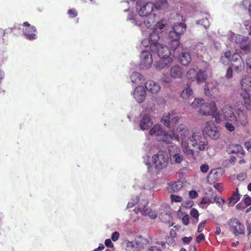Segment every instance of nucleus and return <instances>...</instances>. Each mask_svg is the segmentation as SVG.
<instances>
[{
    "label": "nucleus",
    "instance_id": "1",
    "mask_svg": "<svg viewBox=\"0 0 251 251\" xmlns=\"http://www.w3.org/2000/svg\"><path fill=\"white\" fill-rule=\"evenodd\" d=\"M176 134L173 133V137L175 140L179 141V138L181 140V147L183 151L188 158L193 159H196V156L198 154V151H195L191 149L188 145V142L185 141L186 138L189 134V129L186 126L180 124L176 128Z\"/></svg>",
    "mask_w": 251,
    "mask_h": 251
},
{
    "label": "nucleus",
    "instance_id": "2",
    "mask_svg": "<svg viewBox=\"0 0 251 251\" xmlns=\"http://www.w3.org/2000/svg\"><path fill=\"white\" fill-rule=\"evenodd\" d=\"M202 99H195L191 105L194 108L199 107V112L202 115H211L215 119L217 123L220 122V113L218 111L217 105L214 101L204 102Z\"/></svg>",
    "mask_w": 251,
    "mask_h": 251
},
{
    "label": "nucleus",
    "instance_id": "3",
    "mask_svg": "<svg viewBox=\"0 0 251 251\" xmlns=\"http://www.w3.org/2000/svg\"><path fill=\"white\" fill-rule=\"evenodd\" d=\"M186 26L182 23L176 24L173 27V30L169 32L168 43L172 50H176L179 45L180 36L186 30Z\"/></svg>",
    "mask_w": 251,
    "mask_h": 251
},
{
    "label": "nucleus",
    "instance_id": "4",
    "mask_svg": "<svg viewBox=\"0 0 251 251\" xmlns=\"http://www.w3.org/2000/svg\"><path fill=\"white\" fill-rule=\"evenodd\" d=\"M240 95L247 109H251V76L246 75L240 81Z\"/></svg>",
    "mask_w": 251,
    "mask_h": 251
},
{
    "label": "nucleus",
    "instance_id": "5",
    "mask_svg": "<svg viewBox=\"0 0 251 251\" xmlns=\"http://www.w3.org/2000/svg\"><path fill=\"white\" fill-rule=\"evenodd\" d=\"M188 144H190L193 148L199 151H203L207 145L204 137L199 131L193 132L191 136L188 138Z\"/></svg>",
    "mask_w": 251,
    "mask_h": 251
},
{
    "label": "nucleus",
    "instance_id": "6",
    "mask_svg": "<svg viewBox=\"0 0 251 251\" xmlns=\"http://www.w3.org/2000/svg\"><path fill=\"white\" fill-rule=\"evenodd\" d=\"M136 9L139 14L143 16H148L153 12L154 9H158L159 8L151 2L145 3L142 0H138L136 4Z\"/></svg>",
    "mask_w": 251,
    "mask_h": 251
},
{
    "label": "nucleus",
    "instance_id": "7",
    "mask_svg": "<svg viewBox=\"0 0 251 251\" xmlns=\"http://www.w3.org/2000/svg\"><path fill=\"white\" fill-rule=\"evenodd\" d=\"M153 163L157 169H162L166 167L168 164L169 157L168 154L163 151H159L152 157Z\"/></svg>",
    "mask_w": 251,
    "mask_h": 251
},
{
    "label": "nucleus",
    "instance_id": "8",
    "mask_svg": "<svg viewBox=\"0 0 251 251\" xmlns=\"http://www.w3.org/2000/svg\"><path fill=\"white\" fill-rule=\"evenodd\" d=\"M230 230L235 235L243 234L245 233V226L240 221L236 218L229 219L228 222Z\"/></svg>",
    "mask_w": 251,
    "mask_h": 251
},
{
    "label": "nucleus",
    "instance_id": "9",
    "mask_svg": "<svg viewBox=\"0 0 251 251\" xmlns=\"http://www.w3.org/2000/svg\"><path fill=\"white\" fill-rule=\"evenodd\" d=\"M203 133H206L210 138L217 140L220 137V132L215 124L211 121L206 122L205 127L202 131Z\"/></svg>",
    "mask_w": 251,
    "mask_h": 251
},
{
    "label": "nucleus",
    "instance_id": "10",
    "mask_svg": "<svg viewBox=\"0 0 251 251\" xmlns=\"http://www.w3.org/2000/svg\"><path fill=\"white\" fill-rule=\"evenodd\" d=\"M236 114L237 116H236V118L234 119L233 122L236 124H240L244 127L248 126L249 121L247 113L241 108H238L236 110Z\"/></svg>",
    "mask_w": 251,
    "mask_h": 251
},
{
    "label": "nucleus",
    "instance_id": "11",
    "mask_svg": "<svg viewBox=\"0 0 251 251\" xmlns=\"http://www.w3.org/2000/svg\"><path fill=\"white\" fill-rule=\"evenodd\" d=\"M23 25L25 27L23 30V33L26 38L30 40L36 39L37 32L36 28L34 26L31 25L27 22H24Z\"/></svg>",
    "mask_w": 251,
    "mask_h": 251
},
{
    "label": "nucleus",
    "instance_id": "12",
    "mask_svg": "<svg viewBox=\"0 0 251 251\" xmlns=\"http://www.w3.org/2000/svg\"><path fill=\"white\" fill-rule=\"evenodd\" d=\"M169 151L172 163H180L183 160V156L180 153L179 148L176 146L169 147Z\"/></svg>",
    "mask_w": 251,
    "mask_h": 251
},
{
    "label": "nucleus",
    "instance_id": "13",
    "mask_svg": "<svg viewBox=\"0 0 251 251\" xmlns=\"http://www.w3.org/2000/svg\"><path fill=\"white\" fill-rule=\"evenodd\" d=\"M172 50L174 51L175 50H172L170 46L167 47L165 45L161 44L159 47H157L156 50H155L153 52L157 53L160 58H172L170 55L172 54Z\"/></svg>",
    "mask_w": 251,
    "mask_h": 251
},
{
    "label": "nucleus",
    "instance_id": "14",
    "mask_svg": "<svg viewBox=\"0 0 251 251\" xmlns=\"http://www.w3.org/2000/svg\"><path fill=\"white\" fill-rule=\"evenodd\" d=\"M220 115L223 116L224 119L226 121L233 122L236 118L232 106L228 104L226 105L221 109Z\"/></svg>",
    "mask_w": 251,
    "mask_h": 251
},
{
    "label": "nucleus",
    "instance_id": "15",
    "mask_svg": "<svg viewBox=\"0 0 251 251\" xmlns=\"http://www.w3.org/2000/svg\"><path fill=\"white\" fill-rule=\"evenodd\" d=\"M140 66L142 68H149L152 63V55L149 51L143 50L140 55Z\"/></svg>",
    "mask_w": 251,
    "mask_h": 251
},
{
    "label": "nucleus",
    "instance_id": "16",
    "mask_svg": "<svg viewBox=\"0 0 251 251\" xmlns=\"http://www.w3.org/2000/svg\"><path fill=\"white\" fill-rule=\"evenodd\" d=\"M229 154H236L239 158H242L244 157L245 151L243 147L239 144H231L227 149Z\"/></svg>",
    "mask_w": 251,
    "mask_h": 251
},
{
    "label": "nucleus",
    "instance_id": "17",
    "mask_svg": "<svg viewBox=\"0 0 251 251\" xmlns=\"http://www.w3.org/2000/svg\"><path fill=\"white\" fill-rule=\"evenodd\" d=\"M134 97L139 103L143 102L146 97V91L142 86L137 87L134 91Z\"/></svg>",
    "mask_w": 251,
    "mask_h": 251
},
{
    "label": "nucleus",
    "instance_id": "18",
    "mask_svg": "<svg viewBox=\"0 0 251 251\" xmlns=\"http://www.w3.org/2000/svg\"><path fill=\"white\" fill-rule=\"evenodd\" d=\"M148 38L150 41V49L151 51H154L155 50H156L157 47H159V45H161L157 42L159 39V34L156 32H153L150 35Z\"/></svg>",
    "mask_w": 251,
    "mask_h": 251
},
{
    "label": "nucleus",
    "instance_id": "19",
    "mask_svg": "<svg viewBox=\"0 0 251 251\" xmlns=\"http://www.w3.org/2000/svg\"><path fill=\"white\" fill-rule=\"evenodd\" d=\"M183 74V69L179 65H175L171 67L170 70V75L174 78H181Z\"/></svg>",
    "mask_w": 251,
    "mask_h": 251
},
{
    "label": "nucleus",
    "instance_id": "20",
    "mask_svg": "<svg viewBox=\"0 0 251 251\" xmlns=\"http://www.w3.org/2000/svg\"><path fill=\"white\" fill-rule=\"evenodd\" d=\"M153 122L151 117L147 115H143L141 120L140 126L142 130L148 129L152 125Z\"/></svg>",
    "mask_w": 251,
    "mask_h": 251
},
{
    "label": "nucleus",
    "instance_id": "21",
    "mask_svg": "<svg viewBox=\"0 0 251 251\" xmlns=\"http://www.w3.org/2000/svg\"><path fill=\"white\" fill-rule=\"evenodd\" d=\"M145 87L147 90L151 93L156 94L160 89L159 85L152 80H148L145 83Z\"/></svg>",
    "mask_w": 251,
    "mask_h": 251
},
{
    "label": "nucleus",
    "instance_id": "22",
    "mask_svg": "<svg viewBox=\"0 0 251 251\" xmlns=\"http://www.w3.org/2000/svg\"><path fill=\"white\" fill-rule=\"evenodd\" d=\"M173 58H160L156 62L155 67L158 70H162L165 68H169L171 63L173 62Z\"/></svg>",
    "mask_w": 251,
    "mask_h": 251
},
{
    "label": "nucleus",
    "instance_id": "23",
    "mask_svg": "<svg viewBox=\"0 0 251 251\" xmlns=\"http://www.w3.org/2000/svg\"><path fill=\"white\" fill-rule=\"evenodd\" d=\"M141 238L135 239L134 241L128 242L126 246L128 251H138L141 247Z\"/></svg>",
    "mask_w": 251,
    "mask_h": 251
},
{
    "label": "nucleus",
    "instance_id": "24",
    "mask_svg": "<svg viewBox=\"0 0 251 251\" xmlns=\"http://www.w3.org/2000/svg\"><path fill=\"white\" fill-rule=\"evenodd\" d=\"M251 205V198L248 195L244 196L242 201L237 204L235 207L238 210H243Z\"/></svg>",
    "mask_w": 251,
    "mask_h": 251
},
{
    "label": "nucleus",
    "instance_id": "25",
    "mask_svg": "<svg viewBox=\"0 0 251 251\" xmlns=\"http://www.w3.org/2000/svg\"><path fill=\"white\" fill-rule=\"evenodd\" d=\"M207 73L206 70L200 69L197 74L196 81L199 84L204 82L207 78Z\"/></svg>",
    "mask_w": 251,
    "mask_h": 251
},
{
    "label": "nucleus",
    "instance_id": "26",
    "mask_svg": "<svg viewBox=\"0 0 251 251\" xmlns=\"http://www.w3.org/2000/svg\"><path fill=\"white\" fill-rule=\"evenodd\" d=\"M164 131L160 125H154L150 130V134L151 136L155 137L157 140L158 137H160L163 132Z\"/></svg>",
    "mask_w": 251,
    "mask_h": 251
},
{
    "label": "nucleus",
    "instance_id": "27",
    "mask_svg": "<svg viewBox=\"0 0 251 251\" xmlns=\"http://www.w3.org/2000/svg\"><path fill=\"white\" fill-rule=\"evenodd\" d=\"M240 197L241 195L239 193L238 188H236V191L232 193L231 197L229 198L228 206H234L240 200Z\"/></svg>",
    "mask_w": 251,
    "mask_h": 251
},
{
    "label": "nucleus",
    "instance_id": "28",
    "mask_svg": "<svg viewBox=\"0 0 251 251\" xmlns=\"http://www.w3.org/2000/svg\"><path fill=\"white\" fill-rule=\"evenodd\" d=\"M191 56L188 52L182 53L179 57L180 63L184 66L188 65L191 62Z\"/></svg>",
    "mask_w": 251,
    "mask_h": 251
},
{
    "label": "nucleus",
    "instance_id": "29",
    "mask_svg": "<svg viewBox=\"0 0 251 251\" xmlns=\"http://www.w3.org/2000/svg\"><path fill=\"white\" fill-rule=\"evenodd\" d=\"M230 67H232L234 72L238 73L244 69L245 63L242 58H239L237 62L231 63Z\"/></svg>",
    "mask_w": 251,
    "mask_h": 251
},
{
    "label": "nucleus",
    "instance_id": "30",
    "mask_svg": "<svg viewBox=\"0 0 251 251\" xmlns=\"http://www.w3.org/2000/svg\"><path fill=\"white\" fill-rule=\"evenodd\" d=\"M250 44L251 41L249 38L244 37L240 43V47L242 50L250 52L251 50Z\"/></svg>",
    "mask_w": 251,
    "mask_h": 251
},
{
    "label": "nucleus",
    "instance_id": "31",
    "mask_svg": "<svg viewBox=\"0 0 251 251\" xmlns=\"http://www.w3.org/2000/svg\"><path fill=\"white\" fill-rule=\"evenodd\" d=\"M231 56V53L230 50H228L225 52L220 58L222 63L225 65H228L230 61Z\"/></svg>",
    "mask_w": 251,
    "mask_h": 251
},
{
    "label": "nucleus",
    "instance_id": "32",
    "mask_svg": "<svg viewBox=\"0 0 251 251\" xmlns=\"http://www.w3.org/2000/svg\"><path fill=\"white\" fill-rule=\"evenodd\" d=\"M193 95V90L189 85H186L181 93L180 96L183 99H188Z\"/></svg>",
    "mask_w": 251,
    "mask_h": 251
},
{
    "label": "nucleus",
    "instance_id": "33",
    "mask_svg": "<svg viewBox=\"0 0 251 251\" xmlns=\"http://www.w3.org/2000/svg\"><path fill=\"white\" fill-rule=\"evenodd\" d=\"M182 187V183L180 181H176L170 184L168 190L170 192H177Z\"/></svg>",
    "mask_w": 251,
    "mask_h": 251
},
{
    "label": "nucleus",
    "instance_id": "34",
    "mask_svg": "<svg viewBox=\"0 0 251 251\" xmlns=\"http://www.w3.org/2000/svg\"><path fill=\"white\" fill-rule=\"evenodd\" d=\"M172 139L173 136L164 131L161 136L158 137V141H162L167 144H170L172 142Z\"/></svg>",
    "mask_w": 251,
    "mask_h": 251
},
{
    "label": "nucleus",
    "instance_id": "35",
    "mask_svg": "<svg viewBox=\"0 0 251 251\" xmlns=\"http://www.w3.org/2000/svg\"><path fill=\"white\" fill-rule=\"evenodd\" d=\"M148 204V202L147 200H142L138 204V207L135 209V211L140 212L142 215H143L148 209V208H147Z\"/></svg>",
    "mask_w": 251,
    "mask_h": 251
},
{
    "label": "nucleus",
    "instance_id": "36",
    "mask_svg": "<svg viewBox=\"0 0 251 251\" xmlns=\"http://www.w3.org/2000/svg\"><path fill=\"white\" fill-rule=\"evenodd\" d=\"M171 115L172 114H171L170 113H165L161 119L162 123L168 127H171Z\"/></svg>",
    "mask_w": 251,
    "mask_h": 251
},
{
    "label": "nucleus",
    "instance_id": "37",
    "mask_svg": "<svg viewBox=\"0 0 251 251\" xmlns=\"http://www.w3.org/2000/svg\"><path fill=\"white\" fill-rule=\"evenodd\" d=\"M197 72L194 68L189 69L186 73V76L188 79L193 81L196 80Z\"/></svg>",
    "mask_w": 251,
    "mask_h": 251
},
{
    "label": "nucleus",
    "instance_id": "38",
    "mask_svg": "<svg viewBox=\"0 0 251 251\" xmlns=\"http://www.w3.org/2000/svg\"><path fill=\"white\" fill-rule=\"evenodd\" d=\"M211 193L212 195L213 196V203L216 202L218 206L222 207L225 202V200L221 197H217L216 194L213 192H211Z\"/></svg>",
    "mask_w": 251,
    "mask_h": 251
},
{
    "label": "nucleus",
    "instance_id": "39",
    "mask_svg": "<svg viewBox=\"0 0 251 251\" xmlns=\"http://www.w3.org/2000/svg\"><path fill=\"white\" fill-rule=\"evenodd\" d=\"M191 216L195 219V221L193 223L194 224H196L199 221V213L196 208H192L190 211Z\"/></svg>",
    "mask_w": 251,
    "mask_h": 251
},
{
    "label": "nucleus",
    "instance_id": "40",
    "mask_svg": "<svg viewBox=\"0 0 251 251\" xmlns=\"http://www.w3.org/2000/svg\"><path fill=\"white\" fill-rule=\"evenodd\" d=\"M143 215H148L151 219H155L157 216V213L155 211H152L151 209L148 208Z\"/></svg>",
    "mask_w": 251,
    "mask_h": 251
},
{
    "label": "nucleus",
    "instance_id": "41",
    "mask_svg": "<svg viewBox=\"0 0 251 251\" xmlns=\"http://www.w3.org/2000/svg\"><path fill=\"white\" fill-rule=\"evenodd\" d=\"M230 121H226L225 124V126L226 129L232 132L234 131L235 129V127L234 126L233 124L230 123Z\"/></svg>",
    "mask_w": 251,
    "mask_h": 251
},
{
    "label": "nucleus",
    "instance_id": "42",
    "mask_svg": "<svg viewBox=\"0 0 251 251\" xmlns=\"http://www.w3.org/2000/svg\"><path fill=\"white\" fill-rule=\"evenodd\" d=\"M233 69L230 66L226 70L225 77L227 79H230L233 76Z\"/></svg>",
    "mask_w": 251,
    "mask_h": 251
},
{
    "label": "nucleus",
    "instance_id": "43",
    "mask_svg": "<svg viewBox=\"0 0 251 251\" xmlns=\"http://www.w3.org/2000/svg\"><path fill=\"white\" fill-rule=\"evenodd\" d=\"M213 198H209L208 197H204L202 199V200L201 202V204H206L213 203Z\"/></svg>",
    "mask_w": 251,
    "mask_h": 251
},
{
    "label": "nucleus",
    "instance_id": "44",
    "mask_svg": "<svg viewBox=\"0 0 251 251\" xmlns=\"http://www.w3.org/2000/svg\"><path fill=\"white\" fill-rule=\"evenodd\" d=\"M171 200L172 202H178L182 201V198L180 196L172 194L170 196Z\"/></svg>",
    "mask_w": 251,
    "mask_h": 251
},
{
    "label": "nucleus",
    "instance_id": "45",
    "mask_svg": "<svg viewBox=\"0 0 251 251\" xmlns=\"http://www.w3.org/2000/svg\"><path fill=\"white\" fill-rule=\"evenodd\" d=\"M69 17L74 18L77 16V12L75 9H69L68 11Z\"/></svg>",
    "mask_w": 251,
    "mask_h": 251
},
{
    "label": "nucleus",
    "instance_id": "46",
    "mask_svg": "<svg viewBox=\"0 0 251 251\" xmlns=\"http://www.w3.org/2000/svg\"><path fill=\"white\" fill-rule=\"evenodd\" d=\"M179 121V118L178 116H174V114H172L171 115V125L172 126L175 125L176 123H177Z\"/></svg>",
    "mask_w": 251,
    "mask_h": 251
},
{
    "label": "nucleus",
    "instance_id": "47",
    "mask_svg": "<svg viewBox=\"0 0 251 251\" xmlns=\"http://www.w3.org/2000/svg\"><path fill=\"white\" fill-rule=\"evenodd\" d=\"M246 65L248 72L251 74V57H248L247 58Z\"/></svg>",
    "mask_w": 251,
    "mask_h": 251
},
{
    "label": "nucleus",
    "instance_id": "48",
    "mask_svg": "<svg viewBox=\"0 0 251 251\" xmlns=\"http://www.w3.org/2000/svg\"><path fill=\"white\" fill-rule=\"evenodd\" d=\"M239 58H242L241 56L238 53H234L232 57H231L230 60L232 61V63L237 62L239 60Z\"/></svg>",
    "mask_w": 251,
    "mask_h": 251
},
{
    "label": "nucleus",
    "instance_id": "49",
    "mask_svg": "<svg viewBox=\"0 0 251 251\" xmlns=\"http://www.w3.org/2000/svg\"><path fill=\"white\" fill-rule=\"evenodd\" d=\"M201 171L203 173H206L209 170V166L206 164H202L200 167Z\"/></svg>",
    "mask_w": 251,
    "mask_h": 251
},
{
    "label": "nucleus",
    "instance_id": "50",
    "mask_svg": "<svg viewBox=\"0 0 251 251\" xmlns=\"http://www.w3.org/2000/svg\"><path fill=\"white\" fill-rule=\"evenodd\" d=\"M182 223L185 225V226H187L189 224V217L188 215H185L182 219Z\"/></svg>",
    "mask_w": 251,
    "mask_h": 251
},
{
    "label": "nucleus",
    "instance_id": "51",
    "mask_svg": "<svg viewBox=\"0 0 251 251\" xmlns=\"http://www.w3.org/2000/svg\"><path fill=\"white\" fill-rule=\"evenodd\" d=\"M120 236V234L117 231L114 232L111 236V239L113 241H116L118 240Z\"/></svg>",
    "mask_w": 251,
    "mask_h": 251
},
{
    "label": "nucleus",
    "instance_id": "52",
    "mask_svg": "<svg viewBox=\"0 0 251 251\" xmlns=\"http://www.w3.org/2000/svg\"><path fill=\"white\" fill-rule=\"evenodd\" d=\"M138 201L137 199L132 200L131 201H129L127 204V208H130L133 207Z\"/></svg>",
    "mask_w": 251,
    "mask_h": 251
},
{
    "label": "nucleus",
    "instance_id": "53",
    "mask_svg": "<svg viewBox=\"0 0 251 251\" xmlns=\"http://www.w3.org/2000/svg\"><path fill=\"white\" fill-rule=\"evenodd\" d=\"M206 224V221H204L201 222L199 225L198 228V232H201L204 227L205 225Z\"/></svg>",
    "mask_w": 251,
    "mask_h": 251
},
{
    "label": "nucleus",
    "instance_id": "54",
    "mask_svg": "<svg viewBox=\"0 0 251 251\" xmlns=\"http://www.w3.org/2000/svg\"><path fill=\"white\" fill-rule=\"evenodd\" d=\"M244 146L248 151L251 152V140L246 141L244 143Z\"/></svg>",
    "mask_w": 251,
    "mask_h": 251
},
{
    "label": "nucleus",
    "instance_id": "55",
    "mask_svg": "<svg viewBox=\"0 0 251 251\" xmlns=\"http://www.w3.org/2000/svg\"><path fill=\"white\" fill-rule=\"evenodd\" d=\"M205 239V236L203 234H200L196 238V242L197 243H201Z\"/></svg>",
    "mask_w": 251,
    "mask_h": 251
},
{
    "label": "nucleus",
    "instance_id": "56",
    "mask_svg": "<svg viewBox=\"0 0 251 251\" xmlns=\"http://www.w3.org/2000/svg\"><path fill=\"white\" fill-rule=\"evenodd\" d=\"M189 196L192 199H195L197 198L198 196V193L194 190H191L189 193Z\"/></svg>",
    "mask_w": 251,
    "mask_h": 251
},
{
    "label": "nucleus",
    "instance_id": "57",
    "mask_svg": "<svg viewBox=\"0 0 251 251\" xmlns=\"http://www.w3.org/2000/svg\"><path fill=\"white\" fill-rule=\"evenodd\" d=\"M105 245L108 248H113L114 245L112 243L111 240L110 239H106L105 241Z\"/></svg>",
    "mask_w": 251,
    "mask_h": 251
},
{
    "label": "nucleus",
    "instance_id": "58",
    "mask_svg": "<svg viewBox=\"0 0 251 251\" xmlns=\"http://www.w3.org/2000/svg\"><path fill=\"white\" fill-rule=\"evenodd\" d=\"M192 237H184L182 238V241L184 243L188 244L190 243V242L192 240Z\"/></svg>",
    "mask_w": 251,
    "mask_h": 251
},
{
    "label": "nucleus",
    "instance_id": "59",
    "mask_svg": "<svg viewBox=\"0 0 251 251\" xmlns=\"http://www.w3.org/2000/svg\"><path fill=\"white\" fill-rule=\"evenodd\" d=\"M204 93L207 96H210L212 95L211 91L209 89L208 87L206 85L205 86Z\"/></svg>",
    "mask_w": 251,
    "mask_h": 251
},
{
    "label": "nucleus",
    "instance_id": "60",
    "mask_svg": "<svg viewBox=\"0 0 251 251\" xmlns=\"http://www.w3.org/2000/svg\"><path fill=\"white\" fill-rule=\"evenodd\" d=\"M247 230L248 231L247 236L248 239H250V238L251 237V223L248 224Z\"/></svg>",
    "mask_w": 251,
    "mask_h": 251
},
{
    "label": "nucleus",
    "instance_id": "61",
    "mask_svg": "<svg viewBox=\"0 0 251 251\" xmlns=\"http://www.w3.org/2000/svg\"><path fill=\"white\" fill-rule=\"evenodd\" d=\"M149 41H149V38L144 39V40H142L141 43L143 46L148 47L149 46V45L150 44Z\"/></svg>",
    "mask_w": 251,
    "mask_h": 251
},
{
    "label": "nucleus",
    "instance_id": "62",
    "mask_svg": "<svg viewBox=\"0 0 251 251\" xmlns=\"http://www.w3.org/2000/svg\"><path fill=\"white\" fill-rule=\"evenodd\" d=\"M147 251H161V249L157 247H151L150 248L148 249Z\"/></svg>",
    "mask_w": 251,
    "mask_h": 251
},
{
    "label": "nucleus",
    "instance_id": "63",
    "mask_svg": "<svg viewBox=\"0 0 251 251\" xmlns=\"http://www.w3.org/2000/svg\"><path fill=\"white\" fill-rule=\"evenodd\" d=\"M214 187L215 189H216L220 192L222 189V186L221 183H216L214 185Z\"/></svg>",
    "mask_w": 251,
    "mask_h": 251
},
{
    "label": "nucleus",
    "instance_id": "64",
    "mask_svg": "<svg viewBox=\"0 0 251 251\" xmlns=\"http://www.w3.org/2000/svg\"><path fill=\"white\" fill-rule=\"evenodd\" d=\"M246 177V176L244 174H240L238 176L237 178L239 180H243L245 179Z\"/></svg>",
    "mask_w": 251,
    "mask_h": 251
}]
</instances>
